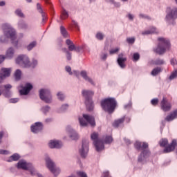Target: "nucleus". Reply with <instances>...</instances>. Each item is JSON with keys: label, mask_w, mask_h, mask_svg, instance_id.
<instances>
[{"label": "nucleus", "mask_w": 177, "mask_h": 177, "mask_svg": "<svg viewBox=\"0 0 177 177\" xmlns=\"http://www.w3.org/2000/svg\"><path fill=\"white\" fill-rule=\"evenodd\" d=\"M91 140H93V145L97 151H102L104 150V143L110 145L113 142V137L111 136H105L102 140L99 139V133L94 132L91 135Z\"/></svg>", "instance_id": "nucleus-1"}, {"label": "nucleus", "mask_w": 177, "mask_h": 177, "mask_svg": "<svg viewBox=\"0 0 177 177\" xmlns=\"http://www.w3.org/2000/svg\"><path fill=\"white\" fill-rule=\"evenodd\" d=\"M3 30L4 36L0 37V41L3 43L7 41L8 38H10L12 44L17 46L19 39H17V37H16V30H15L13 28L8 24L3 25Z\"/></svg>", "instance_id": "nucleus-2"}, {"label": "nucleus", "mask_w": 177, "mask_h": 177, "mask_svg": "<svg viewBox=\"0 0 177 177\" xmlns=\"http://www.w3.org/2000/svg\"><path fill=\"white\" fill-rule=\"evenodd\" d=\"M134 147L137 150H143L141 153L140 156L138 157V162H143L149 156H150V152L149 150L146 149L149 147V145L146 142H136L134 144Z\"/></svg>", "instance_id": "nucleus-3"}, {"label": "nucleus", "mask_w": 177, "mask_h": 177, "mask_svg": "<svg viewBox=\"0 0 177 177\" xmlns=\"http://www.w3.org/2000/svg\"><path fill=\"white\" fill-rule=\"evenodd\" d=\"M117 106V102L114 98H106L101 101V106L104 110L107 111L109 114H111L115 110V106Z\"/></svg>", "instance_id": "nucleus-4"}, {"label": "nucleus", "mask_w": 177, "mask_h": 177, "mask_svg": "<svg viewBox=\"0 0 177 177\" xmlns=\"http://www.w3.org/2000/svg\"><path fill=\"white\" fill-rule=\"evenodd\" d=\"M158 41L159 42L158 47L153 50L156 53L162 55L165 53V50H167L171 48V43H169V40H168V39L160 37L158 39Z\"/></svg>", "instance_id": "nucleus-5"}, {"label": "nucleus", "mask_w": 177, "mask_h": 177, "mask_svg": "<svg viewBox=\"0 0 177 177\" xmlns=\"http://www.w3.org/2000/svg\"><path fill=\"white\" fill-rule=\"evenodd\" d=\"M17 168L18 169H24V171H29L30 172V175L32 176H35V175H37L38 177H42V175L37 173L35 169L32 167L31 163H28L26 160H19L17 165Z\"/></svg>", "instance_id": "nucleus-6"}, {"label": "nucleus", "mask_w": 177, "mask_h": 177, "mask_svg": "<svg viewBox=\"0 0 177 177\" xmlns=\"http://www.w3.org/2000/svg\"><path fill=\"white\" fill-rule=\"evenodd\" d=\"M17 64H19L21 67H35L38 64V62L35 59L32 60V63H30L28 57L26 55H19L16 59Z\"/></svg>", "instance_id": "nucleus-7"}, {"label": "nucleus", "mask_w": 177, "mask_h": 177, "mask_svg": "<svg viewBox=\"0 0 177 177\" xmlns=\"http://www.w3.org/2000/svg\"><path fill=\"white\" fill-rule=\"evenodd\" d=\"M93 95H94V93L92 91H88V90L82 91V96H84V97H85L86 99L85 104L88 111L93 110V102H92V99H91Z\"/></svg>", "instance_id": "nucleus-8"}, {"label": "nucleus", "mask_w": 177, "mask_h": 177, "mask_svg": "<svg viewBox=\"0 0 177 177\" xmlns=\"http://www.w3.org/2000/svg\"><path fill=\"white\" fill-rule=\"evenodd\" d=\"M79 122L82 127H86L88 124H90L91 127L96 125L95 118L86 114L83 115V118H79Z\"/></svg>", "instance_id": "nucleus-9"}, {"label": "nucleus", "mask_w": 177, "mask_h": 177, "mask_svg": "<svg viewBox=\"0 0 177 177\" xmlns=\"http://www.w3.org/2000/svg\"><path fill=\"white\" fill-rule=\"evenodd\" d=\"M166 21L171 23V21H174L177 19V8H173L171 10V8H167L166 10Z\"/></svg>", "instance_id": "nucleus-10"}, {"label": "nucleus", "mask_w": 177, "mask_h": 177, "mask_svg": "<svg viewBox=\"0 0 177 177\" xmlns=\"http://www.w3.org/2000/svg\"><path fill=\"white\" fill-rule=\"evenodd\" d=\"M46 162L47 167L48 169L56 176V175H59L60 174V169L56 167V165L55 163L50 160L49 158H46Z\"/></svg>", "instance_id": "nucleus-11"}, {"label": "nucleus", "mask_w": 177, "mask_h": 177, "mask_svg": "<svg viewBox=\"0 0 177 177\" xmlns=\"http://www.w3.org/2000/svg\"><path fill=\"white\" fill-rule=\"evenodd\" d=\"M39 97L40 99L46 103H50V102H52V96L48 89H41L39 91Z\"/></svg>", "instance_id": "nucleus-12"}, {"label": "nucleus", "mask_w": 177, "mask_h": 177, "mask_svg": "<svg viewBox=\"0 0 177 177\" xmlns=\"http://www.w3.org/2000/svg\"><path fill=\"white\" fill-rule=\"evenodd\" d=\"M10 89H12V85L10 84L0 86V96L3 93L5 97H10V96H12V91H10Z\"/></svg>", "instance_id": "nucleus-13"}, {"label": "nucleus", "mask_w": 177, "mask_h": 177, "mask_svg": "<svg viewBox=\"0 0 177 177\" xmlns=\"http://www.w3.org/2000/svg\"><path fill=\"white\" fill-rule=\"evenodd\" d=\"M88 151H89L88 142L87 140H84L82 142V149H80L79 153L81 157H82L83 158H85Z\"/></svg>", "instance_id": "nucleus-14"}, {"label": "nucleus", "mask_w": 177, "mask_h": 177, "mask_svg": "<svg viewBox=\"0 0 177 177\" xmlns=\"http://www.w3.org/2000/svg\"><path fill=\"white\" fill-rule=\"evenodd\" d=\"M66 44L68 46V50H71V52H73V50H75V52H80L82 49V46L75 47L73 41L69 39H66Z\"/></svg>", "instance_id": "nucleus-15"}, {"label": "nucleus", "mask_w": 177, "mask_h": 177, "mask_svg": "<svg viewBox=\"0 0 177 177\" xmlns=\"http://www.w3.org/2000/svg\"><path fill=\"white\" fill-rule=\"evenodd\" d=\"M12 73V69L8 68H2L0 72V84L3 81L4 78L9 77Z\"/></svg>", "instance_id": "nucleus-16"}, {"label": "nucleus", "mask_w": 177, "mask_h": 177, "mask_svg": "<svg viewBox=\"0 0 177 177\" xmlns=\"http://www.w3.org/2000/svg\"><path fill=\"white\" fill-rule=\"evenodd\" d=\"M160 106L163 111H169L171 110V103H169L168 100H167L165 97L162 98Z\"/></svg>", "instance_id": "nucleus-17"}, {"label": "nucleus", "mask_w": 177, "mask_h": 177, "mask_svg": "<svg viewBox=\"0 0 177 177\" xmlns=\"http://www.w3.org/2000/svg\"><path fill=\"white\" fill-rule=\"evenodd\" d=\"M126 121V122H131V118H125V116H124L123 118L118 119V120H115L113 125V127H115V128H118L119 126H120L122 124H123L124 121Z\"/></svg>", "instance_id": "nucleus-18"}, {"label": "nucleus", "mask_w": 177, "mask_h": 177, "mask_svg": "<svg viewBox=\"0 0 177 177\" xmlns=\"http://www.w3.org/2000/svg\"><path fill=\"white\" fill-rule=\"evenodd\" d=\"M176 140H173L171 145H169L167 147H165L163 151L164 153H171V151H174L175 150V147H176Z\"/></svg>", "instance_id": "nucleus-19"}, {"label": "nucleus", "mask_w": 177, "mask_h": 177, "mask_svg": "<svg viewBox=\"0 0 177 177\" xmlns=\"http://www.w3.org/2000/svg\"><path fill=\"white\" fill-rule=\"evenodd\" d=\"M48 146L50 149H60L63 145L62 144V142L59 140H50L48 143Z\"/></svg>", "instance_id": "nucleus-20"}, {"label": "nucleus", "mask_w": 177, "mask_h": 177, "mask_svg": "<svg viewBox=\"0 0 177 177\" xmlns=\"http://www.w3.org/2000/svg\"><path fill=\"white\" fill-rule=\"evenodd\" d=\"M31 131L33 133H38L40 131H42V123L37 122L35 125H32L30 127Z\"/></svg>", "instance_id": "nucleus-21"}, {"label": "nucleus", "mask_w": 177, "mask_h": 177, "mask_svg": "<svg viewBox=\"0 0 177 177\" xmlns=\"http://www.w3.org/2000/svg\"><path fill=\"white\" fill-rule=\"evenodd\" d=\"M32 89V85L30 83H27L23 89L19 90L20 95H28L30 91Z\"/></svg>", "instance_id": "nucleus-22"}, {"label": "nucleus", "mask_w": 177, "mask_h": 177, "mask_svg": "<svg viewBox=\"0 0 177 177\" xmlns=\"http://www.w3.org/2000/svg\"><path fill=\"white\" fill-rule=\"evenodd\" d=\"M66 130L68 131L69 136L72 140H77V139H78V133L72 129L70 126L67 127Z\"/></svg>", "instance_id": "nucleus-23"}, {"label": "nucleus", "mask_w": 177, "mask_h": 177, "mask_svg": "<svg viewBox=\"0 0 177 177\" xmlns=\"http://www.w3.org/2000/svg\"><path fill=\"white\" fill-rule=\"evenodd\" d=\"M125 62H127V58L124 57V54H120L118 58V64L121 68H125Z\"/></svg>", "instance_id": "nucleus-24"}, {"label": "nucleus", "mask_w": 177, "mask_h": 177, "mask_svg": "<svg viewBox=\"0 0 177 177\" xmlns=\"http://www.w3.org/2000/svg\"><path fill=\"white\" fill-rule=\"evenodd\" d=\"M80 75L82 77V78H84V80H85V81H87L88 82L91 84V85H95V82H93V80H92L91 77H88V73H86V71H81Z\"/></svg>", "instance_id": "nucleus-25"}, {"label": "nucleus", "mask_w": 177, "mask_h": 177, "mask_svg": "<svg viewBox=\"0 0 177 177\" xmlns=\"http://www.w3.org/2000/svg\"><path fill=\"white\" fill-rule=\"evenodd\" d=\"M66 71L69 73L70 75H75L77 78L80 77V72L77 71H71V67L66 66Z\"/></svg>", "instance_id": "nucleus-26"}, {"label": "nucleus", "mask_w": 177, "mask_h": 177, "mask_svg": "<svg viewBox=\"0 0 177 177\" xmlns=\"http://www.w3.org/2000/svg\"><path fill=\"white\" fill-rule=\"evenodd\" d=\"M14 55H15V49H13V48H10L6 51V57L7 59H12Z\"/></svg>", "instance_id": "nucleus-27"}, {"label": "nucleus", "mask_w": 177, "mask_h": 177, "mask_svg": "<svg viewBox=\"0 0 177 177\" xmlns=\"http://www.w3.org/2000/svg\"><path fill=\"white\" fill-rule=\"evenodd\" d=\"M37 8L38 12L41 14L43 21H45V20H46V14L44 12V10H42V8H41V4L37 3Z\"/></svg>", "instance_id": "nucleus-28"}, {"label": "nucleus", "mask_w": 177, "mask_h": 177, "mask_svg": "<svg viewBox=\"0 0 177 177\" xmlns=\"http://www.w3.org/2000/svg\"><path fill=\"white\" fill-rule=\"evenodd\" d=\"M20 160V155L17 153H14L7 160L8 162H12V161H19Z\"/></svg>", "instance_id": "nucleus-29"}, {"label": "nucleus", "mask_w": 177, "mask_h": 177, "mask_svg": "<svg viewBox=\"0 0 177 177\" xmlns=\"http://www.w3.org/2000/svg\"><path fill=\"white\" fill-rule=\"evenodd\" d=\"M158 30L156 28H152L150 30H146L142 32V35H149V34H158Z\"/></svg>", "instance_id": "nucleus-30"}, {"label": "nucleus", "mask_w": 177, "mask_h": 177, "mask_svg": "<svg viewBox=\"0 0 177 177\" xmlns=\"http://www.w3.org/2000/svg\"><path fill=\"white\" fill-rule=\"evenodd\" d=\"M60 32L64 38H68V37H69L67 30H66V28L63 26H60Z\"/></svg>", "instance_id": "nucleus-31"}, {"label": "nucleus", "mask_w": 177, "mask_h": 177, "mask_svg": "<svg viewBox=\"0 0 177 177\" xmlns=\"http://www.w3.org/2000/svg\"><path fill=\"white\" fill-rule=\"evenodd\" d=\"M176 112L175 111L171 113L170 115H167L165 118L166 121H173V120H175L176 118Z\"/></svg>", "instance_id": "nucleus-32"}, {"label": "nucleus", "mask_w": 177, "mask_h": 177, "mask_svg": "<svg viewBox=\"0 0 177 177\" xmlns=\"http://www.w3.org/2000/svg\"><path fill=\"white\" fill-rule=\"evenodd\" d=\"M70 30H73L75 28L76 31H80V26H78V24L75 22V21H72V24L69 25Z\"/></svg>", "instance_id": "nucleus-33"}, {"label": "nucleus", "mask_w": 177, "mask_h": 177, "mask_svg": "<svg viewBox=\"0 0 177 177\" xmlns=\"http://www.w3.org/2000/svg\"><path fill=\"white\" fill-rule=\"evenodd\" d=\"M18 26L19 28H20L21 30H26L28 27L27 24L23 21H20L18 24Z\"/></svg>", "instance_id": "nucleus-34"}, {"label": "nucleus", "mask_w": 177, "mask_h": 177, "mask_svg": "<svg viewBox=\"0 0 177 177\" xmlns=\"http://www.w3.org/2000/svg\"><path fill=\"white\" fill-rule=\"evenodd\" d=\"M68 17V12L66 10H62L61 12V19L62 20H66Z\"/></svg>", "instance_id": "nucleus-35"}, {"label": "nucleus", "mask_w": 177, "mask_h": 177, "mask_svg": "<svg viewBox=\"0 0 177 177\" xmlns=\"http://www.w3.org/2000/svg\"><path fill=\"white\" fill-rule=\"evenodd\" d=\"M15 77L17 81H19L21 78V71L17 69L15 73Z\"/></svg>", "instance_id": "nucleus-36"}, {"label": "nucleus", "mask_w": 177, "mask_h": 177, "mask_svg": "<svg viewBox=\"0 0 177 177\" xmlns=\"http://www.w3.org/2000/svg\"><path fill=\"white\" fill-rule=\"evenodd\" d=\"M161 68L160 67H157L156 68H154L152 71H151V75H157V74H160V73H161Z\"/></svg>", "instance_id": "nucleus-37"}, {"label": "nucleus", "mask_w": 177, "mask_h": 177, "mask_svg": "<svg viewBox=\"0 0 177 177\" xmlns=\"http://www.w3.org/2000/svg\"><path fill=\"white\" fill-rule=\"evenodd\" d=\"M160 146L161 147H165V146H167L168 145V140L164 138V139H162L160 141Z\"/></svg>", "instance_id": "nucleus-38"}, {"label": "nucleus", "mask_w": 177, "mask_h": 177, "mask_svg": "<svg viewBox=\"0 0 177 177\" xmlns=\"http://www.w3.org/2000/svg\"><path fill=\"white\" fill-rule=\"evenodd\" d=\"M139 59H140V55H139V53H135L133 55V62H138V60H139Z\"/></svg>", "instance_id": "nucleus-39"}, {"label": "nucleus", "mask_w": 177, "mask_h": 177, "mask_svg": "<svg viewBox=\"0 0 177 177\" xmlns=\"http://www.w3.org/2000/svg\"><path fill=\"white\" fill-rule=\"evenodd\" d=\"M37 45V42L36 41H32V43H30L28 46H27V49L28 50H31V49H32L33 48H35V46Z\"/></svg>", "instance_id": "nucleus-40"}, {"label": "nucleus", "mask_w": 177, "mask_h": 177, "mask_svg": "<svg viewBox=\"0 0 177 177\" xmlns=\"http://www.w3.org/2000/svg\"><path fill=\"white\" fill-rule=\"evenodd\" d=\"M62 50L66 52L67 59L70 60L71 59V53H70V51L67 50V48H63Z\"/></svg>", "instance_id": "nucleus-41"}, {"label": "nucleus", "mask_w": 177, "mask_h": 177, "mask_svg": "<svg viewBox=\"0 0 177 177\" xmlns=\"http://www.w3.org/2000/svg\"><path fill=\"white\" fill-rule=\"evenodd\" d=\"M15 14L17 15V16H19V17H24V14H23V12H21V10H17L15 11Z\"/></svg>", "instance_id": "nucleus-42"}, {"label": "nucleus", "mask_w": 177, "mask_h": 177, "mask_svg": "<svg viewBox=\"0 0 177 177\" xmlns=\"http://www.w3.org/2000/svg\"><path fill=\"white\" fill-rule=\"evenodd\" d=\"M59 100H64V94L62 93L61 92L57 94Z\"/></svg>", "instance_id": "nucleus-43"}, {"label": "nucleus", "mask_w": 177, "mask_h": 177, "mask_svg": "<svg viewBox=\"0 0 177 177\" xmlns=\"http://www.w3.org/2000/svg\"><path fill=\"white\" fill-rule=\"evenodd\" d=\"M177 77V70H176L174 72H173L170 77H169V80H174V78H176Z\"/></svg>", "instance_id": "nucleus-44"}, {"label": "nucleus", "mask_w": 177, "mask_h": 177, "mask_svg": "<svg viewBox=\"0 0 177 177\" xmlns=\"http://www.w3.org/2000/svg\"><path fill=\"white\" fill-rule=\"evenodd\" d=\"M77 174L80 176V177H88V176L86 175V174L84 171H77Z\"/></svg>", "instance_id": "nucleus-45"}, {"label": "nucleus", "mask_w": 177, "mask_h": 177, "mask_svg": "<svg viewBox=\"0 0 177 177\" xmlns=\"http://www.w3.org/2000/svg\"><path fill=\"white\" fill-rule=\"evenodd\" d=\"M151 103L152 106H157V104H158V99L156 98L151 100Z\"/></svg>", "instance_id": "nucleus-46"}, {"label": "nucleus", "mask_w": 177, "mask_h": 177, "mask_svg": "<svg viewBox=\"0 0 177 177\" xmlns=\"http://www.w3.org/2000/svg\"><path fill=\"white\" fill-rule=\"evenodd\" d=\"M104 35H103L102 33L98 32L96 35V38L97 39H100V41H102V39H103Z\"/></svg>", "instance_id": "nucleus-47"}, {"label": "nucleus", "mask_w": 177, "mask_h": 177, "mask_svg": "<svg viewBox=\"0 0 177 177\" xmlns=\"http://www.w3.org/2000/svg\"><path fill=\"white\" fill-rule=\"evenodd\" d=\"M43 113H44V114H46V113H48V111H49V110H50V108H49V106H44L41 109Z\"/></svg>", "instance_id": "nucleus-48"}, {"label": "nucleus", "mask_w": 177, "mask_h": 177, "mask_svg": "<svg viewBox=\"0 0 177 177\" xmlns=\"http://www.w3.org/2000/svg\"><path fill=\"white\" fill-rule=\"evenodd\" d=\"M127 41L128 42V44H133L135 42V38L133 37L127 38Z\"/></svg>", "instance_id": "nucleus-49"}, {"label": "nucleus", "mask_w": 177, "mask_h": 177, "mask_svg": "<svg viewBox=\"0 0 177 177\" xmlns=\"http://www.w3.org/2000/svg\"><path fill=\"white\" fill-rule=\"evenodd\" d=\"M118 50H120L119 48L112 49L109 51V53H110V55H114V53H117V52H118Z\"/></svg>", "instance_id": "nucleus-50"}, {"label": "nucleus", "mask_w": 177, "mask_h": 177, "mask_svg": "<svg viewBox=\"0 0 177 177\" xmlns=\"http://www.w3.org/2000/svg\"><path fill=\"white\" fill-rule=\"evenodd\" d=\"M170 63L171 66H175V64H177V61L176 59L173 58L171 59Z\"/></svg>", "instance_id": "nucleus-51"}, {"label": "nucleus", "mask_w": 177, "mask_h": 177, "mask_svg": "<svg viewBox=\"0 0 177 177\" xmlns=\"http://www.w3.org/2000/svg\"><path fill=\"white\" fill-rule=\"evenodd\" d=\"M19 98H12L10 100V103H17Z\"/></svg>", "instance_id": "nucleus-52"}, {"label": "nucleus", "mask_w": 177, "mask_h": 177, "mask_svg": "<svg viewBox=\"0 0 177 177\" xmlns=\"http://www.w3.org/2000/svg\"><path fill=\"white\" fill-rule=\"evenodd\" d=\"M66 109H68V105L67 104L62 105L61 107L62 111H64V110H66Z\"/></svg>", "instance_id": "nucleus-53"}, {"label": "nucleus", "mask_w": 177, "mask_h": 177, "mask_svg": "<svg viewBox=\"0 0 177 177\" xmlns=\"http://www.w3.org/2000/svg\"><path fill=\"white\" fill-rule=\"evenodd\" d=\"M156 64H164V61L162 59H158L156 63Z\"/></svg>", "instance_id": "nucleus-54"}, {"label": "nucleus", "mask_w": 177, "mask_h": 177, "mask_svg": "<svg viewBox=\"0 0 177 177\" xmlns=\"http://www.w3.org/2000/svg\"><path fill=\"white\" fill-rule=\"evenodd\" d=\"M0 154H9V152L6 150L0 149Z\"/></svg>", "instance_id": "nucleus-55"}, {"label": "nucleus", "mask_w": 177, "mask_h": 177, "mask_svg": "<svg viewBox=\"0 0 177 177\" xmlns=\"http://www.w3.org/2000/svg\"><path fill=\"white\" fill-rule=\"evenodd\" d=\"M6 57L5 55H0V64L1 63H3V62L5 60Z\"/></svg>", "instance_id": "nucleus-56"}, {"label": "nucleus", "mask_w": 177, "mask_h": 177, "mask_svg": "<svg viewBox=\"0 0 177 177\" xmlns=\"http://www.w3.org/2000/svg\"><path fill=\"white\" fill-rule=\"evenodd\" d=\"M124 140L126 145H131V140H129V139L124 138Z\"/></svg>", "instance_id": "nucleus-57"}, {"label": "nucleus", "mask_w": 177, "mask_h": 177, "mask_svg": "<svg viewBox=\"0 0 177 177\" xmlns=\"http://www.w3.org/2000/svg\"><path fill=\"white\" fill-rule=\"evenodd\" d=\"M4 133H5V132H3V131L0 132V143L2 140V136H3Z\"/></svg>", "instance_id": "nucleus-58"}, {"label": "nucleus", "mask_w": 177, "mask_h": 177, "mask_svg": "<svg viewBox=\"0 0 177 177\" xmlns=\"http://www.w3.org/2000/svg\"><path fill=\"white\" fill-rule=\"evenodd\" d=\"M140 17H141L142 19H149V17L144 15L142 14L140 15Z\"/></svg>", "instance_id": "nucleus-59"}, {"label": "nucleus", "mask_w": 177, "mask_h": 177, "mask_svg": "<svg viewBox=\"0 0 177 177\" xmlns=\"http://www.w3.org/2000/svg\"><path fill=\"white\" fill-rule=\"evenodd\" d=\"M131 107H132L131 104H128L127 105L124 106V109H131Z\"/></svg>", "instance_id": "nucleus-60"}, {"label": "nucleus", "mask_w": 177, "mask_h": 177, "mask_svg": "<svg viewBox=\"0 0 177 177\" xmlns=\"http://www.w3.org/2000/svg\"><path fill=\"white\" fill-rule=\"evenodd\" d=\"M102 60H106V59H107V54H104L102 56Z\"/></svg>", "instance_id": "nucleus-61"}, {"label": "nucleus", "mask_w": 177, "mask_h": 177, "mask_svg": "<svg viewBox=\"0 0 177 177\" xmlns=\"http://www.w3.org/2000/svg\"><path fill=\"white\" fill-rule=\"evenodd\" d=\"M128 18L129 19V20H132L133 19V15H131V14H129L128 15Z\"/></svg>", "instance_id": "nucleus-62"}, {"label": "nucleus", "mask_w": 177, "mask_h": 177, "mask_svg": "<svg viewBox=\"0 0 177 177\" xmlns=\"http://www.w3.org/2000/svg\"><path fill=\"white\" fill-rule=\"evenodd\" d=\"M0 6H5V1H0Z\"/></svg>", "instance_id": "nucleus-63"}, {"label": "nucleus", "mask_w": 177, "mask_h": 177, "mask_svg": "<svg viewBox=\"0 0 177 177\" xmlns=\"http://www.w3.org/2000/svg\"><path fill=\"white\" fill-rule=\"evenodd\" d=\"M115 6H117V7H118V6H120V3H116V4H115Z\"/></svg>", "instance_id": "nucleus-64"}]
</instances>
